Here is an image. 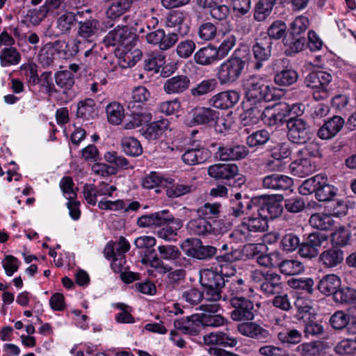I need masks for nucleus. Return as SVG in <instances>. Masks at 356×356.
Segmentation results:
<instances>
[{
    "instance_id": "f257e3e1",
    "label": "nucleus",
    "mask_w": 356,
    "mask_h": 356,
    "mask_svg": "<svg viewBox=\"0 0 356 356\" xmlns=\"http://www.w3.org/2000/svg\"><path fill=\"white\" fill-rule=\"evenodd\" d=\"M251 59L245 47L236 49L232 55L217 67L216 77L221 84L233 83L241 76Z\"/></svg>"
},
{
    "instance_id": "f03ea898",
    "label": "nucleus",
    "mask_w": 356,
    "mask_h": 356,
    "mask_svg": "<svg viewBox=\"0 0 356 356\" xmlns=\"http://www.w3.org/2000/svg\"><path fill=\"white\" fill-rule=\"evenodd\" d=\"M302 195L315 194L319 202H328L337 195V188L330 184L325 174H318L305 180L298 188Z\"/></svg>"
},
{
    "instance_id": "7ed1b4c3",
    "label": "nucleus",
    "mask_w": 356,
    "mask_h": 356,
    "mask_svg": "<svg viewBox=\"0 0 356 356\" xmlns=\"http://www.w3.org/2000/svg\"><path fill=\"white\" fill-rule=\"evenodd\" d=\"M247 102H268L277 99L276 89L259 76L251 75L243 81Z\"/></svg>"
},
{
    "instance_id": "20e7f679",
    "label": "nucleus",
    "mask_w": 356,
    "mask_h": 356,
    "mask_svg": "<svg viewBox=\"0 0 356 356\" xmlns=\"http://www.w3.org/2000/svg\"><path fill=\"white\" fill-rule=\"evenodd\" d=\"M226 274L222 269L220 273L209 269H203L200 271V283L203 288L205 300L217 302L221 299Z\"/></svg>"
},
{
    "instance_id": "39448f33",
    "label": "nucleus",
    "mask_w": 356,
    "mask_h": 356,
    "mask_svg": "<svg viewBox=\"0 0 356 356\" xmlns=\"http://www.w3.org/2000/svg\"><path fill=\"white\" fill-rule=\"evenodd\" d=\"M91 13L90 9L81 10L78 21V29L76 40L83 42L84 45L88 44V49L85 51V56L88 57L96 46L95 38L99 28V22L92 17H87Z\"/></svg>"
},
{
    "instance_id": "423d86ee",
    "label": "nucleus",
    "mask_w": 356,
    "mask_h": 356,
    "mask_svg": "<svg viewBox=\"0 0 356 356\" xmlns=\"http://www.w3.org/2000/svg\"><path fill=\"white\" fill-rule=\"evenodd\" d=\"M267 228L266 220L256 210L252 209L243 218L235 231V237L241 241H249L254 234L264 232Z\"/></svg>"
},
{
    "instance_id": "0eeeda50",
    "label": "nucleus",
    "mask_w": 356,
    "mask_h": 356,
    "mask_svg": "<svg viewBox=\"0 0 356 356\" xmlns=\"http://www.w3.org/2000/svg\"><path fill=\"white\" fill-rule=\"evenodd\" d=\"M254 210H256L268 222V220L279 217L283 210L275 196L262 195L254 197Z\"/></svg>"
},
{
    "instance_id": "6e6552de",
    "label": "nucleus",
    "mask_w": 356,
    "mask_h": 356,
    "mask_svg": "<svg viewBox=\"0 0 356 356\" xmlns=\"http://www.w3.org/2000/svg\"><path fill=\"white\" fill-rule=\"evenodd\" d=\"M185 254L199 260L210 259L217 254L218 249L212 245H204L199 238H187L181 245Z\"/></svg>"
},
{
    "instance_id": "1a4fd4ad",
    "label": "nucleus",
    "mask_w": 356,
    "mask_h": 356,
    "mask_svg": "<svg viewBox=\"0 0 356 356\" xmlns=\"http://www.w3.org/2000/svg\"><path fill=\"white\" fill-rule=\"evenodd\" d=\"M229 304L234 309L231 312V318L235 321H251L254 317L255 309L253 302L243 297H232L229 298Z\"/></svg>"
},
{
    "instance_id": "9d476101",
    "label": "nucleus",
    "mask_w": 356,
    "mask_h": 356,
    "mask_svg": "<svg viewBox=\"0 0 356 356\" xmlns=\"http://www.w3.org/2000/svg\"><path fill=\"white\" fill-rule=\"evenodd\" d=\"M287 136L293 143H305L312 137L309 127L302 118H291L287 121Z\"/></svg>"
},
{
    "instance_id": "9b49d317",
    "label": "nucleus",
    "mask_w": 356,
    "mask_h": 356,
    "mask_svg": "<svg viewBox=\"0 0 356 356\" xmlns=\"http://www.w3.org/2000/svg\"><path fill=\"white\" fill-rule=\"evenodd\" d=\"M254 197L250 199L246 195L236 193L234 197L229 200L227 212L229 217L238 218L247 216L254 209Z\"/></svg>"
},
{
    "instance_id": "f8f14e48",
    "label": "nucleus",
    "mask_w": 356,
    "mask_h": 356,
    "mask_svg": "<svg viewBox=\"0 0 356 356\" xmlns=\"http://www.w3.org/2000/svg\"><path fill=\"white\" fill-rule=\"evenodd\" d=\"M219 112L207 107L195 108L192 111L191 125H214L215 130L223 133L218 124Z\"/></svg>"
},
{
    "instance_id": "ddd939ff",
    "label": "nucleus",
    "mask_w": 356,
    "mask_h": 356,
    "mask_svg": "<svg viewBox=\"0 0 356 356\" xmlns=\"http://www.w3.org/2000/svg\"><path fill=\"white\" fill-rule=\"evenodd\" d=\"M287 59H278L275 61L276 74L274 81L278 86H290L298 81V72L291 67H289Z\"/></svg>"
},
{
    "instance_id": "4468645a",
    "label": "nucleus",
    "mask_w": 356,
    "mask_h": 356,
    "mask_svg": "<svg viewBox=\"0 0 356 356\" xmlns=\"http://www.w3.org/2000/svg\"><path fill=\"white\" fill-rule=\"evenodd\" d=\"M136 38V34L127 26H117L109 31L104 38L106 46L128 45Z\"/></svg>"
},
{
    "instance_id": "2eb2a0df",
    "label": "nucleus",
    "mask_w": 356,
    "mask_h": 356,
    "mask_svg": "<svg viewBox=\"0 0 356 356\" xmlns=\"http://www.w3.org/2000/svg\"><path fill=\"white\" fill-rule=\"evenodd\" d=\"M236 269L232 268L231 273L226 274L225 280V286L223 289L225 291V294L223 296V300H228L232 297L243 296V295L248 290V286L245 284L244 280L235 276Z\"/></svg>"
},
{
    "instance_id": "dca6fc26",
    "label": "nucleus",
    "mask_w": 356,
    "mask_h": 356,
    "mask_svg": "<svg viewBox=\"0 0 356 356\" xmlns=\"http://www.w3.org/2000/svg\"><path fill=\"white\" fill-rule=\"evenodd\" d=\"M200 309L204 312L199 314L201 326L216 327L224 324L225 318L221 315L216 314L220 309V305L217 302L202 305Z\"/></svg>"
},
{
    "instance_id": "f3484780",
    "label": "nucleus",
    "mask_w": 356,
    "mask_h": 356,
    "mask_svg": "<svg viewBox=\"0 0 356 356\" xmlns=\"http://www.w3.org/2000/svg\"><path fill=\"white\" fill-rule=\"evenodd\" d=\"M248 154L249 149L243 145H219L215 157L220 161H238L245 159Z\"/></svg>"
},
{
    "instance_id": "a211bd4d",
    "label": "nucleus",
    "mask_w": 356,
    "mask_h": 356,
    "mask_svg": "<svg viewBox=\"0 0 356 356\" xmlns=\"http://www.w3.org/2000/svg\"><path fill=\"white\" fill-rule=\"evenodd\" d=\"M273 41L270 38H260L257 39L255 44L252 46V51L256 60L254 69L260 70L264 62L268 60L271 56Z\"/></svg>"
},
{
    "instance_id": "6ab92c4d",
    "label": "nucleus",
    "mask_w": 356,
    "mask_h": 356,
    "mask_svg": "<svg viewBox=\"0 0 356 356\" xmlns=\"http://www.w3.org/2000/svg\"><path fill=\"white\" fill-rule=\"evenodd\" d=\"M266 102H247V108L241 115L244 126H250L263 122Z\"/></svg>"
},
{
    "instance_id": "aec40b11",
    "label": "nucleus",
    "mask_w": 356,
    "mask_h": 356,
    "mask_svg": "<svg viewBox=\"0 0 356 356\" xmlns=\"http://www.w3.org/2000/svg\"><path fill=\"white\" fill-rule=\"evenodd\" d=\"M81 10H65L56 21V29L60 35H69L78 23Z\"/></svg>"
},
{
    "instance_id": "412c9836",
    "label": "nucleus",
    "mask_w": 356,
    "mask_h": 356,
    "mask_svg": "<svg viewBox=\"0 0 356 356\" xmlns=\"http://www.w3.org/2000/svg\"><path fill=\"white\" fill-rule=\"evenodd\" d=\"M238 331L242 335L266 343L271 339L269 331L256 323L249 322L238 325Z\"/></svg>"
},
{
    "instance_id": "4be33fe9",
    "label": "nucleus",
    "mask_w": 356,
    "mask_h": 356,
    "mask_svg": "<svg viewBox=\"0 0 356 356\" xmlns=\"http://www.w3.org/2000/svg\"><path fill=\"white\" fill-rule=\"evenodd\" d=\"M344 258L343 250L337 247H331L319 254L318 261L324 268L332 269L340 266Z\"/></svg>"
},
{
    "instance_id": "5701e85b",
    "label": "nucleus",
    "mask_w": 356,
    "mask_h": 356,
    "mask_svg": "<svg viewBox=\"0 0 356 356\" xmlns=\"http://www.w3.org/2000/svg\"><path fill=\"white\" fill-rule=\"evenodd\" d=\"M345 125L344 119L339 115H334L325 121L318 129L317 136L322 140L333 138Z\"/></svg>"
},
{
    "instance_id": "b1692460",
    "label": "nucleus",
    "mask_w": 356,
    "mask_h": 356,
    "mask_svg": "<svg viewBox=\"0 0 356 356\" xmlns=\"http://www.w3.org/2000/svg\"><path fill=\"white\" fill-rule=\"evenodd\" d=\"M261 182L264 188L272 191H286L293 184L291 177L276 173L265 176Z\"/></svg>"
},
{
    "instance_id": "393cba45",
    "label": "nucleus",
    "mask_w": 356,
    "mask_h": 356,
    "mask_svg": "<svg viewBox=\"0 0 356 356\" xmlns=\"http://www.w3.org/2000/svg\"><path fill=\"white\" fill-rule=\"evenodd\" d=\"M238 167L234 163H216L208 168V174L215 179L231 181L237 176Z\"/></svg>"
},
{
    "instance_id": "a878e982",
    "label": "nucleus",
    "mask_w": 356,
    "mask_h": 356,
    "mask_svg": "<svg viewBox=\"0 0 356 356\" xmlns=\"http://www.w3.org/2000/svg\"><path fill=\"white\" fill-rule=\"evenodd\" d=\"M190 85L189 77L186 75H177L165 81L163 90L168 95H179L186 91Z\"/></svg>"
},
{
    "instance_id": "bb28decb",
    "label": "nucleus",
    "mask_w": 356,
    "mask_h": 356,
    "mask_svg": "<svg viewBox=\"0 0 356 356\" xmlns=\"http://www.w3.org/2000/svg\"><path fill=\"white\" fill-rule=\"evenodd\" d=\"M199 314H195L186 318L177 319L174 321L175 327L184 334L197 335L200 332L201 321Z\"/></svg>"
},
{
    "instance_id": "cd10ccee",
    "label": "nucleus",
    "mask_w": 356,
    "mask_h": 356,
    "mask_svg": "<svg viewBox=\"0 0 356 356\" xmlns=\"http://www.w3.org/2000/svg\"><path fill=\"white\" fill-rule=\"evenodd\" d=\"M240 95L236 90L221 92L210 99V104L215 108L228 109L232 108L239 100Z\"/></svg>"
},
{
    "instance_id": "c85d7f7f",
    "label": "nucleus",
    "mask_w": 356,
    "mask_h": 356,
    "mask_svg": "<svg viewBox=\"0 0 356 356\" xmlns=\"http://www.w3.org/2000/svg\"><path fill=\"white\" fill-rule=\"evenodd\" d=\"M98 115L96 102L91 98L81 100L76 105V116L83 121H90Z\"/></svg>"
},
{
    "instance_id": "c756f323",
    "label": "nucleus",
    "mask_w": 356,
    "mask_h": 356,
    "mask_svg": "<svg viewBox=\"0 0 356 356\" xmlns=\"http://www.w3.org/2000/svg\"><path fill=\"white\" fill-rule=\"evenodd\" d=\"M206 344L218 345L223 347L234 348L238 344L237 338L228 332H211L204 337Z\"/></svg>"
},
{
    "instance_id": "7c9ffc66",
    "label": "nucleus",
    "mask_w": 356,
    "mask_h": 356,
    "mask_svg": "<svg viewBox=\"0 0 356 356\" xmlns=\"http://www.w3.org/2000/svg\"><path fill=\"white\" fill-rule=\"evenodd\" d=\"M211 157V152L204 147L192 148L186 150L181 156L184 163L195 165L204 163Z\"/></svg>"
},
{
    "instance_id": "2f4dec72",
    "label": "nucleus",
    "mask_w": 356,
    "mask_h": 356,
    "mask_svg": "<svg viewBox=\"0 0 356 356\" xmlns=\"http://www.w3.org/2000/svg\"><path fill=\"white\" fill-rule=\"evenodd\" d=\"M194 60L201 65H210L220 60L216 52V47L209 44L200 48L194 54Z\"/></svg>"
},
{
    "instance_id": "473e14b6",
    "label": "nucleus",
    "mask_w": 356,
    "mask_h": 356,
    "mask_svg": "<svg viewBox=\"0 0 356 356\" xmlns=\"http://www.w3.org/2000/svg\"><path fill=\"white\" fill-rule=\"evenodd\" d=\"M341 281L339 276L334 274H329L323 276L317 285L319 291L325 295L334 294L341 286Z\"/></svg>"
},
{
    "instance_id": "72a5a7b5",
    "label": "nucleus",
    "mask_w": 356,
    "mask_h": 356,
    "mask_svg": "<svg viewBox=\"0 0 356 356\" xmlns=\"http://www.w3.org/2000/svg\"><path fill=\"white\" fill-rule=\"evenodd\" d=\"M170 122L168 119H161L153 122L142 129V135L147 140H156L169 128Z\"/></svg>"
},
{
    "instance_id": "f704fd0d",
    "label": "nucleus",
    "mask_w": 356,
    "mask_h": 356,
    "mask_svg": "<svg viewBox=\"0 0 356 356\" xmlns=\"http://www.w3.org/2000/svg\"><path fill=\"white\" fill-rule=\"evenodd\" d=\"M186 229L191 235L209 236V220L197 215L196 218L191 219L187 222Z\"/></svg>"
},
{
    "instance_id": "c9c22d12",
    "label": "nucleus",
    "mask_w": 356,
    "mask_h": 356,
    "mask_svg": "<svg viewBox=\"0 0 356 356\" xmlns=\"http://www.w3.org/2000/svg\"><path fill=\"white\" fill-rule=\"evenodd\" d=\"M185 17L183 13L180 11L170 12L166 18V25L170 28H175L176 33L181 36L185 35L189 29L188 25L184 23Z\"/></svg>"
},
{
    "instance_id": "e433bc0d",
    "label": "nucleus",
    "mask_w": 356,
    "mask_h": 356,
    "mask_svg": "<svg viewBox=\"0 0 356 356\" xmlns=\"http://www.w3.org/2000/svg\"><path fill=\"white\" fill-rule=\"evenodd\" d=\"M168 213V210H163L149 215L142 216L138 218L137 224L140 227L151 226L161 227L162 225H165L166 220L169 219L165 218V215Z\"/></svg>"
},
{
    "instance_id": "4c0bfd02",
    "label": "nucleus",
    "mask_w": 356,
    "mask_h": 356,
    "mask_svg": "<svg viewBox=\"0 0 356 356\" xmlns=\"http://www.w3.org/2000/svg\"><path fill=\"white\" fill-rule=\"evenodd\" d=\"M133 0H117L113 1L106 10V15L108 19L116 20L129 10Z\"/></svg>"
},
{
    "instance_id": "58836bf2",
    "label": "nucleus",
    "mask_w": 356,
    "mask_h": 356,
    "mask_svg": "<svg viewBox=\"0 0 356 356\" xmlns=\"http://www.w3.org/2000/svg\"><path fill=\"white\" fill-rule=\"evenodd\" d=\"M305 38L292 34L286 35L283 39L284 45V54L287 56H293L301 51L305 44Z\"/></svg>"
},
{
    "instance_id": "ea45409f",
    "label": "nucleus",
    "mask_w": 356,
    "mask_h": 356,
    "mask_svg": "<svg viewBox=\"0 0 356 356\" xmlns=\"http://www.w3.org/2000/svg\"><path fill=\"white\" fill-rule=\"evenodd\" d=\"M291 168L294 175L304 177L313 173L316 170V166L310 159L301 157L300 159L292 163Z\"/></svg>"
},
{
    "instance_id": "a19ab883",
    "label": "nucleus",
    "mask_w": 356,
    "mask_h": 356,
    "mask_svg": "<svg viewBox=\"0 0 356 356\" xmlns=\"http://www.w3.org/2000/svg\"><path fill=\"white\" fill-rule=\"evenodd\" d=\"M261 290L267 295L279 293L282 289L281 277L277 273H266L264 282L260 284Z\"/></svg>"
},
{
    "instance_id": "79ce46f5",
    "label": "nucleus",
    "mask_w": 356,
    "mask_h": 356,
    "mask_svg": "<svg viewBox=\"0 0 356 356\" xmlns=\"http://www.w3.org/2000/svg\"><path fill=\"white\" fill-rule=\"evenodd\" d=\"M150 94L146 88L138 86L135 88L131 92L130 99L127 102V108L129 110L139 109L143 104L149 98Z\"/></svg>"
},
{
    "instance_id": "37998d69",
    "label": "nucleus",
    "mask_w": 356,
    "mask_h": 356,
    "mask_svg": "<svg viewBox=\"0 0 356 356\" xmlns=\"http://www.w3.org/2000/svg\"><path fill=\"white\" fill-rule=\"evenodd\" d=\"M120 145L122 151L128 156L136 157L142 154L143 147L140 141L132 136L122 138Z\"/></svg>"
},
{
    "instance_id": "c03bdc74",
    "label": "nucleus",
    "mask_w": 356,
    "mask_h": 356,
    "mask_svg": "<svg viewBox=\"0 0 356 356\" xmlns=\"http://www.w3.org/2000/svg\"><path fill=\"white\" fill-rule=\"evenodd\" d=\"M309 224L314 228L321 230H329L334 224V220L331 215L325 213H316L311 216Z\"/></svg>"
},
{
    "instance_id": "a18cd8bd",
    "label": "nucleus",
    "mask_w": 356,
    "mask_h": 356,
    "mask_svg": "<svg viewBox=\"0 0 356 356\" xmlns=\"http://www.w3.org/2000/svg\"><path fill=\"white\" fill-rule=\"evenodd\" d=\"M196 189L194 184L187 182H177L166 188V195L170 198H176L193 193Z\"/></svg>"
},
{
    "instance_id": "49530a36",
    "label": "nucleus",
    "mask_w": 356,
    "mask_h": 356,
    "mask_svg": "<svg viewBox=\"0 0 356 356\" xmlns=\"http://www.w3.org/2000/svg\"><path fill=\"white\" fill-rule=\"evenodd\" d=\"M324 349L321 341L303 343L296 347V352L301 356H320Z\"/></svg>"
},
{
    "instance_id": "de8ad7c7",
    "label": "nucleus",
    "mask_w": 356,
    "mask_h": 356,
    "mask_svg": "<svg viewBox=\"0 0 356 356\" xmlns=\"http://www.w3.org/2000/svg\"><path fill=\"white\" fill-rule=\"evenodd\" d=\"M163 259L158 257L155 250L149 252V254H144L141 259V262L143 264H149L152 268H155L159 273H166L171 270L172 268L168 265L165 264Z\"/></svg>"
},
{
    "instance_id": "09e8293b",
    "label": "nucleus",
    "mask_w": 356,
    "mask_h": 356,
    "mask_svg": "<svg viewBox=\"0 0 356 356\" xmlns=\"http://www.w3.org/2000/svg\"><path fill=\"white\" fill-rule=\"evenodd\" d=\"M334 300L337 303L348 305L356 302V289L350 286L339 287L334 294Z\"/></svg>"
},
{
    "instance_id": "8fccbe9b",
    "label": "nucleus",
    "mask_w": 356,
    "mask_h": 356,
    "mask_svg": "<svg viewBox=\"0 0 356 356\" xmlns=\"http://www.w3.org/2000/svg\"><path fill=\"white\" fill-rule=\"evenodd\" d=\"M280 272L286 275H295L302 273L305 266L302 262L296 259L284 260L278 264Z\"/></svg>"
},
{
    "instance_id": "3c124183",
    "label": "nucleus",
    "mask_w": 356,
    "mask_h": 356,
    "mask_svg": "<svg viewBox=\"0 0 356 356\" xmlns=\"http://www.w3.org/2000/svg\"><path fill=\"white\" fill-rule=\"evenodd\" d=\"M288 284L291 288L307 294H312L314 289V281L311 277L291 278Z\"/></svg>"
},
{
    "instance_id": "603ef678",
    "label": "nucleus",
    "mask_w": 356,
    "mask_h": 356,
    "mask_svg": "<svg viewBox=\"0 0 356 356\" xmlns=\"http://www.w3.org/2000/svg\"><path fill=\"white\" fill-rule=\"evenodd\" d=\"M221 204L220 203L207 202L202 206L196 209L195 211L200 216L205 218L207 220H212L218 218L220 213Z\"/></svg>"
},
{
    "instance_id": "864d4df0",
    "label": "nucleus",
    "mask_w": 356,
    "mask_h": 356,
    "mask_svg": "<svg viewBox=\"0 0 356 356\" xmlns=\"http://www.w3.org/2000/svg\"><path fill=\"white\" fill-rule=\"evenodd\" d=\"M276 0H259L254 10V17L257 21H264L272 12Z\"/></svg>"
},
{
    "instance_id": "5fc2aeb1",
    "label": "nucleus",
    "mask_w": 356,
    "mask_h": 356,
    "mask_svg": "<svg viewBox=\"0 0 356 356\" xmlns=\"http://www.w3.org/2000/svg\"><path fill=\"white\" fill-rule=\"evenodd\" d=\"M217 81L214 79H205L191 89V94L194 97H200L215 90Z\"/></svg>"
},
{
    "instance_id": "6e6d98bb",
    "label": "nucleus",
    "mask_w": 356,
    "mask_h": 356,
    "mask_svg": "<svg viewBox=\"0 0 356 356\" xmlns=\"http://www.w3.org/2000/svg\"><path fill=\"white\" fill-rule=\"evenodd\" d=\"M270 138V133L266 129H260L253 132L246 138V144L250 147H255L265 145Z\"/></svg>"
},
{
    "instance_id": "4d7b16f0",
    "label": "nucleus",
    "mask_w": 356,
    "mask_h": 356,
    "mask_svg": "<svg viewBox=\"0 0 356 356\" xmlns=\"http://www.w3.org/2000/svg\"><path fill=\"white\" fill-rule=\"evenodd\" d=\"M106 115L111 124L118 125L124 118L123 107L119 103H111L106 106Z\"/></svg>"
},
{
    "instance_id": "13d9d810",
    "label": "nucleus",
    "mask_w": 356,
    "mask_h": 356,
    "mask_svg": "<svg viewBox=\"0 0 356 356\" xmlns=\"http://www.w3.org/2000/svg\"><path fill=\"white\" fill-rule=\"evenodd\" d=\"M304 144L305 146L298 152V154L300 157L309 159L321 158L322 156L321 146L317 141L312 140L309 143L306 142Z\"/></svg>"
},
{
    "instance_id": "bf43d9fd",
    "label": "nucleus",
    "mask_w": 356,
    "mask_h": 356,
    "mask_svg": "<svg viewBox=\"0 0 356 356\" xmlns=\"http://www.w3.org/2000/svg\"><path fill=\"white\" fill-rule=\"evenodd\" d=\"M54 77L57 86L65 90H70L74 84V76L69 70L58 72Z\"/></svg>"
},
{
    "instance_id": "052dcab7",
    "label": "nucleus",
    "mask_w": 356,
    "mask_h": 356,
    "mask_svg": "<svg viewBox=\"0 0 356 356\" xmlns=\"http://www.w3.org/2000/svg\"><path fill=\"white\" fill-rule=\"evenodd\" d=\"M165 63V56L161 53L152 54L144 61V69L157 72Z\"/></svg>"
},
{
    "instance_id": "680f3d73",
    "label": "nucleus",
    "mask_w": 356,
    "mask_h": 356,
    "mask_svg": "<svg viewBox=\"0 0 356 356\" xmlns=\"http://www.w3.org/2000/svg\"><path fill=\"white\" fill-rule=\"evenodd\" d=\"M0 59L2 66H8L18 64L21 56L15 48H4L1 51Z\"/></svg>"
},
{
    "instance_id": "e2e57ef3",
    "label": "nucleus",
    "mask_w": 356,
    "mask_h": 356,
    "mask_svg": "<svg viewBox=\"0 0 356 356\" xmlns=\"http://www.w3.org/2000/svg\"><path fill=\"white\" fill-rule=\"evenodd\" d=\"M204 298V293L197 288H190L184 291L181 298L190 305H198Z\"/></svg>"
},
{
    "instance_id": "0e129e2a",
    "label": "nucleus",
    "mask_w": 356,
    "mask_h": 356,
    "mask_svg": "<svg viewBox=\"0 0 356 356\" xmlns=\"http://www.w3.org/2000/svg\"><path fill=\"white\" fill-rule=\"evenodd\" d=\"M350 322V315L343 311L334 312L330 318V324L332 328L337 330H343Z\"/></svg>"
},
{
    "instance_id": "69168bd1",
    "label": "nucleus",
    "mask_w": 356,
    "mask_h": 356,
    "mask_svg": "<svg viewBox=\"0 0 356 356\" xmlns=\"http://www.w3.org/2000/svg\"><path fill=\"white\" fill-rule=\"evenodd\" d=\"M287 26L286 24L281 21L277 20L272 23V24L267 29V36L264 38H270V41L274 40H279L286 34Z\"/></svg>"
},
{
    "instance_id": "338daca9",
    "label": "nucleus",
    "mask_w": 356,
    "mask_h": 356,
    "mask_svg": "<svg viewBox=\"0 0 356 356\" xmlns=\"http://www.w3.org/2000/svg\"><path fill=\"white\" fill-rule=\"evenodd\" d=\"M350 232L348 229L340 227L331 235L332 242L337 246H346L348 244Z\"/></svg>"
},
{
    "instance_id": "774afa93",
    "label": "nucleus",
    "mask_w": 356,
    "mask_h": 356,
    "mask_svg": "<svg viewBox=\"0 0 356 356\" xmlns=\"http://www.w3.org/2000/svg\"><path fill=\"white\" fill-rule=\"evenodd\" d=\"M281 244L284 250L292 252L299 248L300 241L297 234L290 232L283 236Z\"/></svg>"
}]
</instances>
